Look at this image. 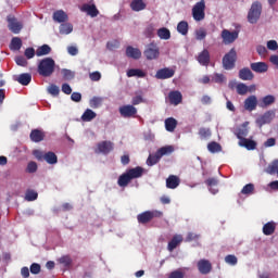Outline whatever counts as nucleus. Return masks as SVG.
I'll return each mask as SVG.
<instances>
[{
	"label": "nucleus",
	"mask_w": 278,
	"mask_h": 278,
	"mask_svg": "<svg viewBox=\"0 0 278 278\" xmlns=\"http://www.w3.org/2000/svg\"><path fill=\"white\" fill-rule=\"evenodd\" d=\"M38 73L41 77H51L55 73V61L52 58H46L38 64Z\"/></svg>",
	"instance_id": "nucleus-1"
},
{
	"label": "nucleus",
	"mask_w": 278,
	"mask_h": 278,
	"mask_svg": "<svg viewBox=\"0 0 278 278\" xmlns=\"http://www.w3.org/2000/svg\"><path fill=\"white\" fill-rule=\"evenodd\" d=\"M236 62H238V52L236 48H232L222 59L224 71H233L236 68Z\"/></svg>",
	"instance_id": "nucleus-2"
},
{
	"label": "nucleus",
	"mask_w": 278,
	"mask_h": 278,
	"mask_svg": "<svg viewBox=\"0 0 278 278\" xmlns=\"http://www.w3.org/2000/svg\"><path fill=\"white\" fill-rule=\"evenodd\" d=\"M162 216H164V213L161 211H144L137 215V220L139 225H148L153 218H162Z\"/></svg>",
	"instance_id": "nucleus-3"
},
{
	"label": "nucleus",
	"mask_w": 278,
	"mask_h": 278,
	"mask_svg": "<svg viewBox=\"0 0 278 278\" xmlns=\"http://www.w3.org/2000/svg\"><path fill=\"white\" fill-rule=\"evenodd\" d=\"M260 16H262V3L260 1H255L252 3L248 12V23L255 25V23L260 21Z\"/></svg>",
	"instance_id": "nucleus-4"
},
{
	"label": "nucleus",
	"mask_w": 278,
	"mask_h": 278,
	"mask_svg": "<svg viewBox=\"0 0 278 278\" xmlns=\"http://www.w3.org/2000/svg\"><path fill=\"white\" fill-rule=\"evenodd\" d=\"M33 155L38 160V162H47V164H55L58 162V155L54 152H42L41 150H34Z\"/></svg>",
	"instance_id": "nucleus-5"
},
{
	"label": "nucleus",
	"mask_w": 278,
	"mask_h": 278,
	"mask_svg": "<svg viewBox=\"0 0 278 278\" xmlns=\"http://www.w3.org/2000/svg\"><path fill=\"white\" fill-rule=\"evenodd\" d=\"M192 17L197 22L203 21L205 18V0H201L193 5Z\"/></svg>",
	"instance_id": "nucleus-6"
},
{
	"label": "nucleus",
	"mask_w": 278,
	"mask_h": 278,
	"mask_svg": "<svg viewBox=\"0 0 278 278\" xmlns=\"http://www.w3.org/2000/svg\"><path fill=\"white\" fill-rule=\"evenodd\" d=\"M143 55L147 60H157L160 58V47H157V43L153 41L147 45Z\"/></svg>",
	"instance_id": "nucleus-7"
},
{
	"label": "nucleus",
	"mask_w": 278,
	"mask_h": 278,
	"mask_svg": "<svg viewBox=\"0 0 278 278\" xmlns=\"http://www.w3.org/2000/svg\"><path fill=\"white\" fill-rule=\"evenodd\" d=\"M118 111L123 118H136V114H138V109L131 104L122 105Z\"/></svg>",
	"instance_id": "nucleus-8"
},
{
	"label": "nucleus",
	"mask_w": 278,
	"mask_h": 278,
	"mask_svg": "<svg viewBox=\"0 0 278 278\" xmlns=\"http://www.w3.org/2000/svg\"><path fill=\"white\" fill-rule=\"evenodd\" d=\"M239 31L238 30H229V29H224L222 30V39L223 42L225 45H233L235 40H238V36H239Z\"/></svg>",
	"instance_id": "nucleus-9"
},
{
	"label": "nucleus",
	"mask_w": 278,
	"mask_h": 278,
	"mask_svg": "<svg viewBox=\"0 0 278 278\" xmlns=\"http://www.w3.org/2000/svg\"><path fill=\"white\" fill-rule=\"evenodd\" d=\"M7 21L9 23L8 28L10 31H12V34H21V30L23 29V23L18 22V20L12 15H9Z\"/></svg>",
	"instance_id": "nucleus-10"
},
{
	"label": "nucleus",
	"mask_w": 278,
	"mask_h": 278,
	"mask_svg": "<svg viewBox=\"0 0 278 278\" xmlns=\"http://www.w3.org/2000/svg\"><path fill=\"white\" fill-rule=\"evenodd\" d=\"M114 151V142L112 141H101L97 144L96 153H102V155H109Z\"/></svg>",
	"instance_id": "nucleus-11"
},
{
	"label": "nucleus",
	"mask_w": 278,
	"mask_h": 278,
	"mask_svg": "<svg viewBox=\"0 0 278 278\" xmlns=\"http://www.w3.org/2000/svg\"><path fill=\"white\" fill-rule=\"evenodd\" d=\"M273 118H275V111L269 110L256 119V124L258 125V127H264V125H268L269 123H271Z\"/></svg>",
	"instance_id": "nucleus-12"
},
{
	"label": "nucleus",
	"mask_w": 278,
	"mask_h": 278,
	"mask_svg": "<svg viewBox=\"0 0 278 278\" xmlns=\"http://www.w3.org/2000/svg\"><path fill=\"white\" fill-rule=\"evenodd\" d=\"M198 270L201 275H210L212 273V263L205 258L198 262Z\"/></svg>",
	"instance_id": "nucleus-13"
},
{
	"label": "nucleus",
	"mask_w": 278,
	"mask_h": 278,
	"mask_svg": "<svg viewBox=\"0 0 278 278\" xmlns=\"http://www.w3.org/2000/svg\"><path fill=\"white\" fill-rule=\"evenodd\" d=\"M170 77H175V70L169 67L161 68L155 74L156 79H170Z\"/></svg>",
	"instance_id": "nucleus-14"
},
{
	"label": "nucleus",
	"mask_w": 278,
	"mask_h": 278,
	"mask_svg": "<svg viewBox=\"0 0 278 278\" xmlns=\"http://www.w3.org/2000/svg\"><path fill=\"white\" fill-rule=\"evenodd\" d=\"M197 61L199 62V64H201V66H210V50L204 49L203 51H201L197 56Z\"/></svg>",
	"instance_id": "nucleus-15"
},
{
	"label": "nucleus",
	"mask_w": 278,
	"mask_h": 278,
	"mask_svg": "<svg viewBox=\"0 0 278 278\" xmlns=\"http://www.w3.org/2000/svg\"><path fill=\"white\" fill-rule=\"evenodd\" d=\"M249 123L245 122L240 127L236 128L235 136L239 141L247 139V136H249V128L247 127Z\"/></svg>",
	"instance_id": "nucleus-16"
},
{
	"label": "nucleus",
	"mask_w": 278,
	"mask_h": 278,
	"mask_svg": "<svg viewBox=\"0 0 278 278\" xmlns=\"http://www.w3.org/2000/svg\"><path fill=\"white\" fill-rule=\"evenodd\" d=\"M80 11L86 12L91 18H97V15L99 14V9H97V5L94 4L85 3L81 5Z\"/></svg>",
	"instance_id": "nucleus-17"
},
{
	"label": "nucleus",
	"mask_w": 278,
	"mask_h": 278,
	"mask_svg": "<svg viewBox=\"0 0 278 278\" xmlns=\"http://www.w3.org/2000/svg\"><path fill=\"white\" fill-rule=\"evenodd\" d=\"M257 108V97L250 96L244 100V109L248 110V112H253Z\"/></svg>",
	"instance_id": "nucleus-18"
},
{
	"label": "nucleus",
	"mask_w": 278,
	"mask_h": 278,
	"mask_svg": "<svg viewBox=\"0 0 278 278\" xmlns=\"http://www.w3.org/2000/svg\"><path fill=\"white\" fill-rule=\"evenodd\" d=\"M168 99L172 105H179V103L184 101V96H181L180 91H170L168 93Z\"/></svg>",
	"instance_id": "nucleus-19"
},
{
	"label": "nucleus",
	"mask_w": 278,
	"mask_h": 278,
	"mask_svg": "<svg viewBox=\"0 0 278 278\" xmlns=\"http://www.w3.org/2000/svg\"><path fill=\"white\" fill-rule=\"evenodd\" d=\"M126 173L128 174V177H130V179H139V177H142V175H144V168H142L141 166H137L130 169H127Z\"/></svg>",
	"instance_id": "nucleus-20"
},
{
	"label": "nucleus",
	"mask_w": 278,
	"mask_h": 278,
	"mask_svg": "<svg viewBox=\"0 0 278 278\" xmlns=\"http://www.w3.org/2000/svg\"><path fill=\"white\" fill-rule=\"evenodd\" d=\"M126 55L127 58H131L132 60H140V58H142V52L138 48L128 46L126 48Z\"/></svg>",
	"instance_id": "nucleus-21"
},
{
	"label": "nucleus",
	"mask_w": 278,
	"mask_h": 278,
	"mask_svg": "<svg viewBox=\"0 0 278 278\" xmlns=\"http://www.w3.org/2000/svg\"><path fill=\"white\" fill-rule=\"evenodd\" d=\"M255 75L249 67H243L239 71V78L242 79V81H251Z\"/></svg>",
	"instance_id": "nucleus-22"
},
{
	"label": "nucleus",
	"mask_w": 278,
	"mask_h": 278,
	"mask_svg": "<svg viewBox=\"0 0 278 278\" xmlns=\"http://www.w3.org/2000/svg\"><path fill=\"white\" fill-rule=\"evenodd\" d=\"M250 68L254 73H266L268 71V64L266 62H255L251 63Z\"/></svg>",
	"instance_id": "nucleus-23"
},
{
	"label": "nucleus",
	"mask_w": 278,
	"mask_h": 278,
	"mask_svg": "<svg viewBox=\"0 0 278 278\" xmlns=\"http://www.w3.org/2000/svg\"><path fill=\"white\" fill-rule=\"evenodd\" d=\"M184 242V237L181 235H175L172 240L167 244V250L173 253L174 249H177L179 247V243Z\"/></svg>",
	"instance_id": "nucleus-24"
},
{
	"label": "nucleus",
	"mask_w": 278,
	"mask_h": 278,
	"mask_svg": "<svg viewBox=\"0 0 278 278\" xmlns=\"http://www.w3.org/2000/svg\"><path fill=\"white\" fill-rule=\"evenodd\" d=\"M29 138L31 142H42V140H45V132L40 129H33Z\"/></svg>",
	"instance_id": "nucleus-25"
},
{
	"label": "nucleus",
	"mask_w": 278,
	"mask_h": 278,
	"mask_svg": "<svg viewBox=\"0 0 278 278\" xmlns=\"http://www.w3.org/2000/svg\"><path fill=\"white\" fill-rule=\"evenodd\" d=\"M239 147H244V149H247L248 151H255V149L257 148V142L245 138L239 141Z\"/></svg>",
	"instance_id": "nucleus-26"
},
{
	"label": "nucleus",
	"mask_w": 278,
	"mask_h": 278,
	"mask_svg": "<svg viewBox=\"0 0 278 278\" xmlns=\"http://www.w3.org/2000/svg\"><path fill=\"white\" fill-rule=\"evenodd\" d=\"M52 18L55 21V23H66V21H68V15L66 12L58 10L53 13Z\"/></svg>",
	"instance_id": "nucleus-27"
},
{
	"label": "nucleus",
	"mask_w": 278,
	"mask_h": 278,
	"mask_svg": "<svg viewBox=\"0 0 278 278\" xmlns=\"http://www.w3.org/2000/svg\"><path fill=\"white\" fill-rule=\"evenodd\" d=\"M179 184H180L179 177L175 175H170L166 179V188H169V190H175V188H177Z\"/></svg>",
	"instance_id": "nucleus-28"
},
{
	"label": "nucleus",
	"mask_w": 278,
	"mask_h": 278,
	"mask_svg": "<svg viewBox=\"0 0 278 278\" xmlns=\"http://www.w3.org/2000/svg\"><path fill=\"white\" fill-rule=\"evenodd\" d=\"M130 8L134 12H142V10L147 9V3L143 0H132Z\"/></svg>",
	"instance_id": "nucleus-29"
},
{
	"label": "nucleus",
	"mask_w": 278,
	"mask_h": 278,
	"mask_svg": "<svg viewBox=\"0 0 278 278\" xmlns=\"http://www.w3.org/2000/svg\"><path fill=\"white\" fill-rule=\"evenodd\" d=\"M277 229V224L275 222H268L263 226L264 236H273Z\"/></svg>",
	"instance_id": "nucleus-30"
},
{
	"label": "nucleus",
	"mask_w": 278,
	"mask_h": 278,
	"mask_svg": "<svg viewBox=\"0 0 278 278\" xmlns=\"http://www.w3.org/2000/svg\"><path fill=\"white\" fill-rule=\"evenodd\" d=\"M131 182V178L130 176L126 173L122 174L118 177L117 180V185L119 186V188H127L129 186V184Z\"/></svg>",
	"instance_id": "nucleus-31"
},
{
	"label": "nucleus",
	"mask_w": 278,
	"mask_h": 278,
	"mask_svg": "<svg viewBox=\"0 0 278 278\" xmlns=\"http://www.w3.org/2000/svg\"><path fill=\"white\" fill-rule=\"evenodd\" d=\"M94 118H97V113L91 109H87L81 115V121H84V123H90V121H94Z\"/></svg>",
	"instance_id": "nucleus-32"
},
{
	"label": "nucleus",
	"mask_w": 278,
	"mask_h": 278,
	"mask_svg": "<svg viewBox=\"0 0 278 278\" xmlns=\"http://www.w3.org/2000/svg\"><path fill=\"white\" fill-rule=\"evenodd\" d=\"M16 81H18V84H21L22 86H29V84H31V74L29 73L21 74L16 78Z\"/></svg>",
	"instance_id": "nucleus-33"
},
{
	"label": "nucleus",
	"mask_w": 278,
	"mask_h": 278,
	"mask_svg": "<svg viewBox=\"0 0 278 278\" xmlns=\"http://www.w3.org/2000/svg\"><path fill=\"white\" fill-rule=\"evenodd\" d=\"M165 129L166 131L173 132L177 129V119L175 117H168L165 119Z\"/></svg>",
	"instance_id": "nucleus-34"
},
{
	"label": "nucleus",
	"mask_w": 278,
	"mask_h": 278,
	"mask_svg": "<svg viewBox=\"0 0 278 278\" xmlns=\"http://www.w3.org/2000/svg\"><path fill=\"white\" fill-rule=\"evenodd\" d=\"M23 40L20 37H13L10 43L11 51H21Z\"/></svg>",
	"instance_id": "nucleus-35"
},
{
	"label": "nucleus",
	"mask_w": 278,
	"mask_h": 278,
	"mask_svg": "<svg viewBox=\"0 0 278 278\" xmlns=\"http://www.w3.org/2000/svg\"><path fill=\"white\" fill-rule=\"evenodd\" d=\"M59 31L63 36H68V34L73 33V24L63 22L59 27Z\"/></svg>",
	"instance_id": "nucleus-36"
},
{
	"label": "nucleus",
	"mask_w": 278,
	"mask_h": 278,
	"mask_svg": "<svg viewBox=\"0 0 278 278\" xmlns=\"http://www.w3.org/2000/svg\"><path fill=\"white\" fill-rule=\"evenodd\" d=\"M51 53V48L49 45H42L36 50L37 58H42V55H49Z\"/></svg>",
	"instance_id": "nucleus-37"
},
{
	"label": "nucleus",
	"mask_w": 278,
	"mask_h": 278,
	"mask_svg": "<svg viewBox=\"0 0 278 278\" xmlns=\"http://www.w3.org/2000/svg\"><path fill=\"white\" fill-rule=\"evenodd\" d=\"M127 77H147V73L139 68H130L127 71Z\"/></svg>",
	"instance_id": "nucleus-38"
},
{
	"label": "nucleus",
	"mask_w": 278,
	"mask_h": 278,
	"mask_svg": "<svg viewBox=\"0 0 278 278\" xmlns=\"http://www.w3.org/2000/svg\"><path fill=\"white\" fill-rule=\"evenodd\" d=\"M175 151V148L173 146H165L160 148L156 152L157 155H160L161 157H164V155H170V153H173Z\"/></svg>",
	"instance_id": "nucleus-39"
},
{
	"label": "nucleus",
	"mask_w": 278,
	"mask_h": 278,
	"mask_svg": "<svg viewBox=\"0 0 278 278\" xmlns=\"http://www.w3.org/2000/svg\"><path fill=\"white\" fill-rule=\"evenodd\" d=\"M188 29H189L188 22L181 21L178 23L177 25L178 34H181V36H188Z\"/></svg>",
	"instance_id": "nucleus-40"
},
{
	"label": "nucleus",
	"mask_w": 278,
	"mask_h": 278,
	"mask_svg": "<svg viewBox=\"0 0 278 278\" xmlns=\"http://www.w3.org/2000/svg\"><path fill=\"white\" fill-rule=\"evenodd\" d=\"M207 150L210 151V153H220V151H223V147L220 146V143L212 141L207 144Z\"/></svg>",
	"instance_id": "nucleus-41"
},
{
	"label": "nucleus",
	"mask_w": 278,
	"mask_h": 278,
	"mask_svg": "<svg viewBox=\"0 0 278 278\" xmlns=\"http://www.w3.org/2000/svg\"><path fill=\"white\" fill-rule=\"evenodd\" d=\"M206 186L210 188V191L213 194H216L218 192L217 189H213L214 187L218 186V179L217 178H208L205 180Z\"/></svg>",
	"instance_id": "nucleus-42"
},
{
	"label": "nucleus",
	"mask_w": 278,
	"mask_h": 278,
	"mask_svg": "<svg viewBox=\"0 0 278 278\" xmlns=\"http://www.w3.org/2000/svg\"><path fill=\"white\" fill-rule=\"evenodd\" d=\"M157 36L161 40H170V30L166 27L160 28L157 30Z\"/></svg>",
	"instance_id": "nucleus-43"
},
{
	"label": "nucleus",
	"mask_w": 278,
	"mask_h": 278,
	"mask_svg": "<svg viewBox=\"0 0 278 278\" xmlns=\"http://www.w3.org/2000/svg\"><path fill=\"white\" fill-rule=\"evenodd\" d=\"M273 103H275V96H265L261 101V108H268V105H273Z\"/></svg>",
	"instance_id": "nucleus-44"
},
{
	"label": "nucleus",
	"mask_w": 278,
	"mask_h": 278,
	"mask_svg": "<svg viewBox=\"0 0 278 278\" xmlns=\"http://www.w3.org/2000/svg\"><path fill=\"white\" fill-rule=\"evenodd\" d=\"M162 157L160 156V154H157V152L155 153V155L150 154L147 159V164L149 166H155V164H157V162H160Z\"/></svg>",
	"instance_id": "nucleus-45"
},
{
	"label": "nucleus",
	"mask_w": 278,
	"mask_h": 278,
	"mask_svg": "<svg viewBox=\"0 0 278 278\" xmlns=\"http://www.w3.org/2000/svg\"><path fill=\"white\" fill-rule=\"evenodd\" d=\"M103 103V98H99V97H93L90 101H89V105L90 108H92L93 110H97V108H101V104Z\"/></svg>",
	"instance_id": "nucleus-46"
},
{
	"label": "nucleus",
	"mask_w": 278,
	"mask_h": 278,
	"mask_svg": "<svg viewBox=\"0 0 278 278\" xmlns=\"http://www.w3.org/2000/svg\"><path fill=\"white\" fill-rule=\"evenodd\" d=\"M199 136L201 140H207V138L212 137V130L210 128H200Z\"/></svg>",
	"instance_id": "nucleus-47"
},
{
	"label": "nucleus",
	"mask_w": 278,
	"mask_h": 278,
	"mask_svg": "<svg viewBox=\"0 0 278 278\" xmlns=\"http://www.w3.org/2000/svg\"><path fill=\"white\" fill-rule=\"evenodd\" d=\"M146 38H154L155 37V27L153 26V24H150L146 27L144 31H143Z\"/></svg>",
	"instance_id": "nucleus-48"
},
{
	"label": "nucleus",
	"mask_w": 278,
	"mask_h": 278,
	"mask_svg": "<svg viewBox=\"0 0 278 278\" xmlns=\"http://www.w3.org/2000/svg\"><path fill=\"white\" fill-rule=\"evenodd\" d=\"M255 191V185L253 184H248L245 185L242 190H241V194H253V192Z\"/></svg>",
	"instance_id": "nucleus-49"
},
{
	"label": "nucleus",
	"mask_w": 278,
	"mask_h": 278,
	"mask_svg": "<svg viewBox=\"0 0 278 278\" xmlns=\"http://www.w3.org/2000/svg\"><path fill=\"white\" fill-rule=\"evenodd\" d=\"M207 36V30L205 28H199L195 30V40H205Z\"/></svg>",
	"instance_id": "nucleus-50"
},
{
	"label": "nucleus",
	"mask_w": 278,
	"mask_h": 278,
	"mask_svg": "<svg viewBox=\"0 0 278 278\" xmlns=\"http://www.w3.org/2000/svg\"><path fill=\"white\" fill-rule=\"evenodd\" d=\"M237 92L241 96L247 94V92H249V86H247L243 83H240L237 85Z\"/></svg>",
	"instance_id": "nucleus-51"
},
{
	"label": "nucleus",
	"mask_w": 278,
	"mask_h": 278,
	"mask_svg": "<svg viewBox=\"0 0 278 278\" xmlns=\"http://www.w3.org/2000/svg\"><path fill=\"white\" fill-rule=\"evenodd\" d=\"M59 262H60V264H63V266H65V268L71 267V264H73V260L68 255L62 256L59 260Z\"/></svg>",
	"instance_id": "nucleus-52"
},
{
	"label": "nucleus",
	"mask_w": 278,
	"mask_h": 278,
	"mask_svg": "<svg viewBox=\"0 0 278 278\" xmlns=\"http://www.w3.org/2000/svg\"><path fill=\"white\" fill-rule=\"evenodd\" d=\"M38 170V163L34 162V161H30L28 164H27V167H26V173H36Z\"/></svg>",
	"instance_id": "nucleus-53"
},
{
	"label": "nucleus",
	"mask_w": 278,
	"mask_h": 278,
	"mask_svg": "<svg viewBox=\"0 0 278 278\" xmlns=\"http://www.w3.org/2000/svg\"><path fill=\"white\" fill-rule=\"evenodd\" d=\"M225 262L226 264H230V266H236V264H238V257H236L233 254H228L225 257Z\"/></svg>",
	"instance_id": "nucleus-54"
},
{
	"label": "nucleus",
	"mask_w": 278,
	"mask_h": 278,
	"mask_svg": "<svg viewBox=\"0 0 278 278\" xmlns=\"http://www.w3.org/2000/svg\"><path fill=\"white\" fill-rule=\"evenodd\" d=\"M25 199H26V201H36V199H38V192H36L34 190H28L26 192Z\"/></svg>",
	"instance_id": "nucleus-55"
},
{
	"label": "nucleus",
	"mask_w": 278,
	"mask_h": 278,
	"mask_svg": "<svg viewBox=\"0 0 278 278\" xmlns=\"http://www.w3.org/2000/svg\"><path fill=\"white\" fill-rule=\"evenodd\" d=\"M140 103H147V100L142 96H135L131 100V105H140Z\"/></svg>",
	"instance_id": "nucleus-56"
},
{
	"label": "nucleus",
	"mask_w": 278,
	"mask_h": 278,
	"mask_svg": "<svg viewBox=\"0 0 278 278\" xmlns=\"http://www.w3.org/2000/svg\"><path fill=\"white\" fill-rule=\"evenodd\" d=\"M48 92L52 94V97H58V94H60V87H58V85H50Z\"/></svg>",
	"instance_id": "nucleus-57"
},
{
	"label": "nucleus",
	"mask_w": 278,
	"mask_h": 278,
	"mask_svg": "<svg viewBox=\"0 0 278 278\" xmlns=\"http://www.w3.org/2000/svg\"><path fill=\"white\" fill-rule=\"evenodd\" d=\"M40 264H38V263H33L31 265H30V273H31V275H39L40 274Z\"/></svg>",
	"instance_id": "nucleus-58"
},
{
	"label": "nucleus",
	"mask_w": 278,
	"mask_h": 278,
	"mask_svg": "<svg viewBox=\"0 0 278 278\" xmlns=\"http://www.w3.org/2000/svg\"><path fill=\"white\" fill-rule=\"evenodd\" d=\"M24 55L27 58V60H31V58L36 55V50L34 48H27L24 52Z\"/></svg>",
	"instance_id": "nucleus-59"
},
{
	"label": "nucleus",
	"mask_w": 278,
	"mask_h": 278,
	"mask_svg": "<svg viewBox=\"0 0 278 278\" xmlns=\"http://www.w3.org/2000/svg\"><path fill=\"white\" fill-rule=\"evenodd\" d=\"M15 63L17 64V66H27V59H25V56H16L15 58Z\"/></svg>",
	"instance_id": "nucleus-60"
},
{
	"label": "nucleus",
	"mask_w": 278,
	"mask_h": 278,
	"mask_svg": "<svg viewBox=\"0 0 278 278\" xmlns=\"http://www.w3.org/2000/svg\"><path fill=\"white\" fill-rule=\"evenodd\" d=\"M63 77L64 79H74L75 78V73L71 70H63Z\"/></svg>",
	"instance_id": "nucleus-61"
},
{
	"label": "nucleus",
	"mask_w": 278,
	"mask_h": 278,
	"mask_svg": "<svg viewBox=\"0 0 278 278\" xmlns=\"http://www.w3.org/2000/svg\"><path fill=\"white\" fill-rule=\"evenodd\" d=\"M267 49H269V51H277V49H278L277 41L276 40L267 41Z\"/></svg>",
	"instance_id": "nucleus-62"
},
{
	"label": "nucleus",
	"mask_w": 278,
	"mask_h": 278,
	"mask_svg": "<svg viewBox=\"0 0 278 278\" xmlns=\"http://www.w3.org/2000/svg\"><path fill=\"white\" fill-rule=\"evenodd\" d=\"M168 278H184V271L174 270L169 274Z\"/></svg>",
	"instance_id": "nucleus-63"
},
{
	"label": "nucleus",
	"mask_w": 278,
	"mask_h": 278,
	"mask_svg": "<svg viewBox=\"0 0 278 278\" xmlns=\"http://www.w3.org/2000/svg\"><path fill=\"white\" fill-rule=\"evenodd\" d=\"M91 81H100L101 80V74L99 72H92L89 75Z\"/></svg>",
	"instance_id": "nucleus-64"
}]
</instances>
